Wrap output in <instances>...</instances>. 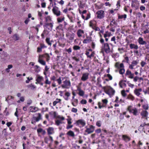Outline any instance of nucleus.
I'll use <instances>...</instances> for the list:
<instances>
[{"label":"nucleus","instance_id":"f257e3e1","mask_svg":"<svg viewBox=\"0 0 149 149\" xmlns=\"http://www.w3.org/2000/svg\"><path fill=\"white\" fill-rule=\"evenodd\" d=\"M106 93H114L115 90L110 86H105L103 87Z\"/></svg>","mask_w":149,"mask_h":149},{"label":"nucleus","instance_id":"f03ea898","mask_svg":"<svg viewBox=\"0 0 149 149\" xmlns=\"http://www.w3.org/2000/svg\"><path fill=\"white\" fill-rule=\"evenodd\" d=\"M127 110L129 111L130 113H133L134 115L136 116L137 115L138 113L137 109L136 108L132 109L131 106L128 107Z\"/></svg>","mask_w":149,"mask_h":149},{"label":"nucleus","instance_id":"7ed1b4c3","mask_svg":"<svg viewBox=\"0 0 149 149\" xmlns=\"http://www.w3.org/2000/svg\"><path fill=\"white\" fill-rule=\"evenodd\" d=\"M63 84L61 85L63 88H68L70 86V83L69 81L65 80L63 82Z\"/></svg>","mask_w":149,"mask_h":149},{"label":"nucleus","instance_id":"20e7f679","mask_svg":"<svg viewBox=\"0 0 149 149\" xmlns=\"http://www.w3.org/2000/svg\"><path fill=\"white\" fill-rule=\"evenodd\" d=\"M96 13L97 15V17L100 19H102L104 17V11L103 10L98 11Z\"/></svg>","mask_w":149,"mask_h":149},{"label":"nucleus","instance_id":"39448f33","mask_svg":"<svg viewBox=\"0 0 149 149\" xmlns=\"http://www.w3.org/2000/svg\"><path fill=\"white\" fill-rule=\"evenodd\" d=\"M53 26V25L52 23H45L44 25V28L46 27V29H47L50 31L52 30Z\"/></svg>","mask_w":149,"mask_h":149},{"label":"nucleus","instance_id":"423d86ee","mask_svg":"<svg viewBox=\"0 0 149 149\" xmlns=\"http://www.w3.org/2000/svg\"><path fill=\"white\" fill-rule=\"evenodd\" d=\"M52 11L54 14L57 16H59L60 15V12L58 10V8L55 7L52 9Z\"/></svg>","mask_w":149,"mask_h":149},{"label":"nucleus","instance_id":"0eeeda50","mask_svg":"<svg viewBox=\"0 0 149 149\" xmlns=\"http://www.w3.org/2000/svg\"><path fill=\"white\" fill-rule=\"evenodd\" d=\"M104 49L105 52L106 53H109L111 51V49L108 44L107 43H104Z\"/></svg>","mask_w":149,"mask_h":149},{"label":"nucleus","instance_id":"6e6552de","mask_svg":"<svg viewBox=\"0 0 149 149\" xmlns=\"http://www.w3.org/2000/svg\"><path fill=\"white\" fill-rule=\"evenodd\" d=\"M94 127L91 125L90 126L89 128H87L85 130V132H87L88 134H90L94 131Z\"/></svg>","mask_w":149,"mask_h":149},{"label":"nucleus","instance_id":"1a4fd4ad","mask_svg":"<svg viewBox=\"0 0 149 149\" xmlns=\"http://www.w3.org/2000/svg\"><path fill=\"white\" fill-rule=\"evenodd\" d=\"M141 115L142 116V118H145L147 120V116L148 114V112L145 110L143 111L141 113Z\"/></svg>","mask_w":149,"mask_h":149},{"label":"nucleus","instance_id":"9d476101","mask_svg":"<svg viewBox=\"0 0 149 149\" xmlns=\"http://www.w3.org/2000/svg\"><path fill=\"white\" fill-rule=\"evenodd\" d=\"M76 124L77 125H81L83 127L86 125V122L84 120L80 119L77 121Z\"/></svg>","mask_w":149,"mask_h":149},{"label":"nucleus","instance_id":"9b49d317","mask_svg":"<svg viewBox=\"0 0 149 149\" xmlns=\"http://www.w3.org/2000/svg\"><path fill=\"white\" fill-rule=\"evenodd\" d=\"M8 54L6 52H3L2 54L1 55V57L3 61L6 60L7 59ZM3 61V60H2Z\"/></svg>","mask_w":149,"mask_h":149},{"label":"nucleus","instance_id":"f8f14e48","mask_svg":"<svg viewBox=\"0 0 149 149\" xmlns=\"http://www.w3.org/2000/svg\"><path fill=\"white\" fill-rule=\"evenodd\" d=\"M48 134L49 135L54 133V128L52 127H49L47 129Z\"/></svg>","mask_w":149,"mask_h":149},{"label":"nucleus","instance_id":"ddd939ff","mask_svg":"<svg viewBox=\"0 0 149 149\" xmlns=\"http://www.w3.org/2000/svg\"><path fill=\"white\" fill-rule=\"evenodd\" d=\"M88 73H85L83 74L81 79L83 81H86L88 78Z\"/></svg>","mask_w":149,"mask_h":149},{"label":"nucleus","instance_id":"4468645a","mask_svg":"<svg viewBox=\"0 0 149 149\" xmlns=\"http://www.w3.org/2000/svg\"><path fill=\"white\" fill-rule=\"evenodd\" d=\"M17 96L19 97V100L17 101V102L18 103H20V101L23 102L24 100V96H21L20 94H18Z\"/></svg>","mask_w":149,"mask_h":149},{"label":"nucleus","instance_id":"2eb2a0df","mask_svg":"<svg viewBox=\"0 0 149 149\" xmlns=\"http://www.w3.org/2000/svg\"><path fill=\"white\" fill-rule=\"evenodd\" d=\"M42 57H44L46 58L47 61H48L50 59V56L48 53H45L44 54V55H41V56Z\"/></svg>","mask_w":149,"mask_h":149},{"label":"nucleus","instance_id":"dca6fc26","mask_svg":"<svg viewBox=\"0 0 149 149\" xmlns=\"http://www.w3.org/2000/svg\"><path fill=\"white\" fill-rule=\"evenodd\" d=\"M41 55L39 56V57L38 59V62L43 65H45L46 64L45 62L43 60L40 59V57Z\"/></svg>","mask_w":149,"mask_h":149},{"label":"nucleus","instance_id":"f3484780","mask_svg":"<svg viewBox=\"0 0 149 149\" xmlns=\"http://www.w3.org/2000/svg\"><path fill=\"white\" fill-rule=\"evenodd\" d=\"M139 43L141 45H146L147 44L146 42L143 41V38H139Z\"/></svg>","mask_w":149,"mask_h":149},{"label":"nucleus","instance_id":"a211bd4d","mask_svg":"<svg viewBox=\"0 0 149 149\" xmlns=\"http://www.w3.org/2000/svg\"><path fill=\"white\" fill-rule=\"evenodd\" d=\"M43 79V78L42 77L40 76L39 75H38L36 79V81L38 83H40Z\"/></svg>","mask_w":149,"mask_h":149},{"label":"nucleus","instance_id":"6ab92c4d","mask_svg":"<svg viewBox=\"0 0 149 149\" xmlns=\"http://www.w3.org/2000/svg\"><path fill=\"white\" fill-rule=\"evenodd\" d=\"M130 47L131 49H137L138 48L137 45H135L134 44H131L130 45Z\"/></svg>","mask_w":149,"mask_h":149},{"label":"nucleus","instance_id":"aec40b11","mask_svg":"<svg viewBox=\"0 0 149 149\" xmlns=\"http://www.w3.org/2000/svg\"><path fill=\"white\" fill-rule=\"evenodd\" d=\"M123 139L126 141H128L130 140V138L125 135H123L122 136Z\"/></svg>","mask_w":149,"mask_h":149},{"label":"nucleus","instance_id":"412c9836","mask_svg":"<svg viewBox=\"0 0 149 149\" xmlns=\"http://www.w3.org/2000/svg\"><path fill=\"white\" fill-rule=\"evenodd\" d=\"M67 134L68 135L72 136V137H74L75 135L74 132L70 130L68 131L67 133Z\"/></svg>","mask_w":149,"mask_h":149},{"label":"nucleus","instance_id":"4be33fe9","mask_svg":"<svg viewBox=\"0 0 149 149\" xmlns=\"http://www.w3.org/2000/svg\"><path fill=\"white\" fill-rule=\"evenodd\" d=\"M91 41V40L90 38L87 37V38L84 40L83 42L84 43H86L88 42H90Z\"/></svg>","mask_w":149,"mask_h":149},{"label":"nucleus","instance_id":"5701e85b","mask_svg":"<svg viewBox=\"0 0 149 149\" xmlns=\"http://www.w3.org/2000/svg\"><path fill=\"white\" fill-rule=\"evenodd\" d=\"M146 125H147V126H149V123H148V124H146V123H144L143 124H141V125H140V126L139 127V129H142L143 130L144 129V128L143 127H145V126H146Z\"/></svg>","mask_w":149,"mask_h":149},{"label":"nucleus","instance_id":"b1692460","mask_svg":"<svg viewBox=\"0 0 149 149\" xmlns=\"http://www.w3.org/2000/svg\"><path fill=\"white\" fill-rule=\"evenodd\" d=\"M13 39L15 40H18L19 39L18 35L16 34L13 35Z\"/></svg>","mask_w":149,"mask_h":149},{"label":"nucleus","instance_id":"393cba45","mask_svg":"<svg viewBox=\"0 0 149 149\" xmlns=\"http://www.w3.org/2000/svg\"><path fill=\"white\" fill-rule=\"evenodd\" d=\"M84 31L83 30H81L80 29L77 32V35L79 37H80L82 35L81 34L83 33Z\"/></svg>","mask_w":149,"mask_h":149},{"label":"nucleus","instance_id":"a878e982","mask_svg":"<svg viewBox=\"0 0 149 149\" xmlns=\"http://www.w3.org/2000/svg\"><path fill=\"white\" fill-rule=\"evenodd\" d=\"M38 117L36 118L35 120L36 122L40 120L41 119V115L40 113H38Z\"/></svg>","mask_w":149,"mask_h":149},{"label":"nucleus","instance_id":"bb28decb","mask_svg":"<svg viewBox=\"0 0 149 149\" xmlns=\"http://www.w3.org/2000/svg\"><path fill=\"white\" fill-rule=\"evenodd\" d=\"M62 120H57L55 121V124L56 125L58 126H59L60 124H62Z\"/></svg>","mask_w":149,"mask_h":149},{"label":"nucleus","instance_id":"cd10ccee","mask_svg":"<svg viewBox=\"0 0 149 149\" xmlns=\"http://www.w3.org/2000/svg\"><path fill=\"white\" fill-rule=\"evenodd\" d=\"M127 98L133 100L134 99V97L131 94H130L127 97Z\"/></svg>","mask_w":149,"mask_h":149},{"label":"nucleus","instance_id":"c85d7f7f","mask_svg":"<svg viewBox=\"0 0 149 149\" xmlns=\"http://www.w3.org/2000/svg\"><path fill=\"white\" fill-rule=\"evenodd\" d=\"M35 67H36L35 69V71L36 72H38L40 71V70L39 69L40 67L36 65Z\"/></svg>","mask_w":149,"mask_h":149},{"label":"nucleus","instance_id":"c756f323","mask_svg":"<svg viewBox=\"0 0 149 149\" xmlns=\"http://www.w3.org/2000/svg\"><path fill=\"white\" fill-rule=\"evenodd\" d=\"M142 89L141 88H139L138 89H136L134 90V93H139V92H141Z\"/></svg>","mask_w":149,"mask_h":149},{"label":"nucleus","instance_id":"7c9ffc66","mask_svg":"<svg viewBox=\"0 0 149 149\" xmlns=\"http://www.w3.org/2000/svg\"><path fill=\"white\" fill-rule=\"evenodd\" d=\"M102 101L103 102V104L105 105V107H106V105L108 102L107 100L106 99H104L102 100Z\"/></svg>","mask_w":149,"mask_h":149},{"label":"nucleus","instance_id":"2f4dec72","mask_svg":"<svg viewBox=\"0 0 149 149\" xmlns=\"http://www.w3.org/2000/svg\"><path fill=\"white\" fill-rule=\"evenodd\" d=\"M46 42L50 46L51 45L52 43L50 41L49 38H47L46 39Z\"/></svg>","mask_w":149,"mask_h":149},{"label":"nucleus","instance_id":"473e14b6","mask_svg":"<svg viewBox=\"0 0 149 149\" xmlns=\"http://www.w3.org/2000/svg\"><path fill=\"white\" fill-rule=\"evenodd\" d=\"M14 97L11 96H8L6 98V101H8V100H10V99H13Z\"/></svg>","mask_w":149,"mask_h":149},{"label":"nucleus","instance_id":"72a5a7b5","mask_svg":"<svg viewBox=\"0 0 149 149\" xmlns=\"http://www.w3.org/2000/svg\"><path fill=\"white\" fill-rule=\"evenodd\" d=\"M125 70L124 68H122L120 69L119 71V73L120 74H123L124 73Z\"/></svg>","mask_w":149,"mask_h":149},{"label":"nucleus","instance_id":"f704fd0d","mask_svg":"<svg viewBox=\"0 0 149 149\" xmlns=\"http://www.w3.org/2000/svg\"><path fill=\"white\" fill-rule=\"evenodd\" d=\"M127 15L125 14H124V15H119L118 17V19H122L123 18H124L125 19L126 18Z\"/></svg>","mask_w":149,"mask_h":149},{"label":"nucleus","instance_id":"c9c22d12","mask_svg":"<svg viewBox=\"0 0 149 149\" xmlns=\"http://www.w3.org/2000/svg\"><path fill=\"white\" fill-rule=\"evenodd\" d=\"M99 108L100 109H101L102 107H105V106L103 104L102 105V103L100 102H99L98 104Z\"/></svg>","mask_w":149,"mask_h":149},{"label":"nucleus","instance_id":"e433bc0d","mask_svg":"<svg viewBox=\"0 0 149 149\" xmlns=\"http://www.w3.org/2000/svg\"><path fill=\"white\" fill-rule=\"evenodd\" d=\"M57 118L58 119V120H63L65 119V118L62 116H58L57 117Z\"/></svg>","mask_w":149,"mask_h":149},{"label":"nucleus","instance_id":"4c0bfd02","mask_svg":"<svg viewBox=\"0 0 149 149\" xmlns=\"http://www.w3.org/2000/svg\"><path fill=\"white\" fill-rule=\"evenodd\" d=\"M80 47L78 46L75 45L73 47V49L74 50H77L80 49Z\"/></svg>","mask_w":149,"mask_h":149},{"label":"nucleus","instance_id":"58836bf2","mask_svg":"<svg viewBox=\"0 0 149 149\" xmlns=\"http://www.w3.org/2000/svg\"><path fill=\"white\" fill-rule=\"evenodd\" d=\"M49 21H51V18L49 16H48L46 18V22Z\"/></svg>","mask_w":149,"mask_h":149},{"label":"nucleus","instance_id":"ea45409f","mask_svg":"<svg viewBox=\"0 0 149 149\" xmlns=\"http://www.w3.org/2000/svg\"><path fill=\"white\" fill-rule=\"evenodd\" d=\"M123 82H126V80H121L120 81V82L119 83V86H120L121 88L122 87V83H123Z\"/></svg>","mask_w":149,"mask_h":149},{"label":"nucleus","instance_id":"a19ab883","mask_svg":"<svg viewBox=\"0 0 149 149\" xmlns=\"http://www.w3.org/2000/svg\"><path fill=\"white\" fill-rule=\"evenodd\" d=\"M45 78L46 79L45 81V84H50L51 83V82L48 81L47 76H46L45 77Z\"/></svg>","mask_w":149,"mask_h":149},{"label":"nucleus","instance_id":"79ce46f5","mask_svg":"<svg viewBox=\"0 0 149 149\" xmlns=\"http://www.w3.org/2000/svg\"><path fill=\"white\" fill-rule=\"evenodd\" d=\"M64 19V17H63L62 19H61V18H58L57 19V20L58 22H61L62 21H63Z\"/></svg>","mask_w":149,"mask_h":149},{"label":"nucleus","instance_id":"37998d69","mask_svg":"<svg viewBox=\"0 0 149 149\" xmlns=\"http://www.w3.org/2000/svg\"><path fill=\"white\" fill-rule=\"evenodd\" d=\"M56 81L59 84H60L61 83L62 81L61 77H59L58 79L56 80Z\"/></svg>","mask_w":149,"mask_h":149},{"label":"nucleus","instance_id":"c03bdc74","mask_svg":"<svg viewBox=\"0 0 149 149\" xmlns=\"http://www.w3.org/2000/svg\"><path fill=\"white\" fill-rule=\"evenodd\" d=\"M132 74V73L130 71H129V70H127L126 71L125 75H127Z\"/></svg>","mask_w":149,"mask_h":149},{"label":"nucleus","instance_id":"a18cd8bd","mask_svg":"<svg viewBox=\"0 0 149 149\" xmlns=\"http://www.w3.org/2000/svg\"><path fill=\"white\" fill-rule=\"evenodd\" d=\"M137 63L138 62L136 61H134L132 63V65L133 66L136 65Z\"/></svg>","mask_w":149,"mask_h":149},{"label":"nucleus","instance_id":"49530a36","mask_svg":"<svg viewBox=\"0 0 149 149\" xmlns=\"http://www.w3.org/2000/svg\"><path fill=\"white\" fill-rule=\"evenodd\" d=\"M77 90L79 91L78 93H84L83 91L81 89V88L80 87H78Z\"/></svg>","mask_w":149,"mask_h":149},{"label":"nucleus","instance_id":"de8ad7c7","mask_svg":"<svg viewBox=\"0 0 149 149\" xmlns=\"http://www.w3.org/2000/svg\"><path fill=\"white\" fill-rule=\"evenodd\" d=\"M40 47L42 49L44 48H46V46H45L44 44H42V43H40Z\"/></svg>","mask_w":149,"mask_h":149},{"label":"nucleus","instance_id":"09e8293b","mask_svg":"<svg viewBox=\"0 0 149 149\" xmlns=\"http://www.w3.org/2000/svg\"><path fill=\"white\" fill-rule=\"evenodd\" d=\"M81 103L83 104H86V103L87 101L86 100H82L81 101Z\"/></svg>","mask_w":149,"mask_h":149},{"label":"nucleus","instance_id":"8fccbe9b","mask_svg":"<svg viewBox=\"0 0 149 149\" xmlns=\"http://www.w3.org/2000/svg\"><path fill=\"white\" fill-rule=\"evenodd\" d=\"M101 122L100 121H97L96 123V125L100 127L101 125Z\"/></svg>","mask_w":149,"mask_h":149},{"label":"nucleus","instance_id":"3c124183","mask_svg":"<svg viewBox=\"0 0 149 149\" xmlns=\"http://www.w3.org/2000/svg\"><path fill=\"white\" fill-rule=\"evenodd\" d=\"M48 139H49L47 137H45L44 138L45 142L47 143H48Z\"/></svg>","mask_w":149,"mask_h":149},{"label":"nucleus","instance_id":"603ef678","mask_svg":"<svg viewBox=\"0 0 149 149\" xmlns=\"http://www.w3.org/2000/svg\"><path fill=\"white\" fill-rule=\"evenodd\" d=\"M95 53L94 52H93L90 55L88 56V57L91 58V57H93L94 56Z\"/></svg>","mask_w":149,"mask_h":149},{"label":"nucleus","instance_id":"864d4df0","mask_svg":"<svg viewBox=\"0 0 149 149\" xmlns=\"http://www.w3.org/2000/svg\"><path fill=\"white\" fill-rule=\"evenodd\" d=\"M146 64V63L143 61H142L141 63V65L142 67H144Z\"/></svg>","mask_w":149,"mask_h":149},{"label":"nucleus","instance_id":"5fc2aeb1","mask_svg":"<svg viewBox=\"0 0 149 149\" xmlns=\"http://www.w3.org/2000/svg\"><path fill=\"white\" fill-rule=\"evenodd\" d=\"M73 127V125H68L66 127V128L67 129H69L70 128H72Z\"/></svg>","mask_w":149,"mask_h":149},{"label":"nucleus","instance_id":"6e6d98bb","mask_svg":"<svg viewBox=\"0 0 149 149\" xmlns=\"http://www.w3.org/2000/svg\"><path fill=\"white\" fill-rule=\"evenodd\" d=\"M71 118L68 119H67L68 125H70L71 124L72 122L71 121Z\"/></svg>","mask_w":149,"mask_h":149},{"label":"nucleus","instance_id":"4d7b16f0","mask_svg":"<svg viewBox=\"0 0 149 149\" xmlns=\"http://www.w3.org/2000/svg\"><path fill=\"white\" fill-rule=\"evenodd\" d=\"M77 109L75 108H72V111L74 113H76L77 111Z\"/></svg>","mask_w":149,"mask_h":149},{"label":"nucleus","instance_id":"13d9d810","mask_svg":"<svg viewBox=\"0 0 149 149\" xmlns=\"http://www.w3.org/2000/svg\"><path fill=\"white\" fill-rule=\"evenodd\" d=\"M90 17V13L87 14L86 17L85 19V20H87Z\"/></svg>","mask_w":149,"mask_h":149},{"label":"nucleus","instance_id":"bf43d9fd","mask_svg":"<svg viewBox=\"0 0 149 149\" xmlns=\"http://www.w3.org/2000/svg\"><path fill=\"white\" fill-rule=\"evenodd\" d=\"M107 76L109 78V80H111L112 79V77L110 74H107Z\"/></svg>","mask_w":149,"mask_h":149},{"label":"nucleus","instance_id":"052dcab7","mask_svg":"<svg viewBox=\"0 0 149 149\" xmlns=\"http://www.w3.org/2000/svg\"><path fill=\"white\" fill-rule=\"evenodd\" d=\"M43 130V129L41 128H39L37 130V132L38 133H41Z\"/></svg>","mask_w":149,"mask_h":149},{"label":"nucleus","instance_id":"680f3d73","mask_svg":"<svg viewBox=\"0 0 149 149\" xmlns=\"http://www.w3.org/2000/svg\"><path fill=\"white\" fill-rule=\"evenodd\" d=\"M139 77H138L137 76H136L134 78V81L135 82H136L138 79H139Z\"/></svg>","mask_w":149,"mask_h":149},{"label":"nucleus","instance_id":"e2e57ef3","mask_svg":"<svg viewBox=\"0 0 149 149\" xmlns=\"http://www.w3.org/2000/svg\"><path fill=\"white\" fill-rule=\"evenodd\" d=\"M42 51V48L39 47L37 48V52H40Z\"/></svg>","mask_w":149,"mask_h":149},{"label":"nucleus","instance_id":"0e129e2a","mask_svg":"<svg viewBox=\"0 0 149 149\" xmlns=\"http://www.w3.org/2000/svg\"><path fill=\"white\" fill-rule=\"evenodd\" d=\"M140 9L141 10L143 11L145 9V7L144 6H141L140 7Z\"/></svg>","mask_w":149,"mask_h":149},{"label":"nucleus","instance_id":"69168bd1","mask_svg":"<svg viewBox=\"0 0 149 149\" xmlns=\"http://www.w3.org/2000/svg\"><path fill=\"white\" fill-rule=\"evenodd\" d=\"M115 27L116 26H114V27H111V28L110 29V30L111 31L114 32L115 31Z\"/></svg>","mask_w":149,"mask_h":149},{"label":"nucleus","instance_id":"338daca9","mask_svg":"<svg viewBox=\"0 0 149 149\" xmlns=\"http://www.w3.org/2000/svg\"><path fill=\"white\" fill-rule=\"evenodd\" d=\"M111 41H114L115 43H116V42L115 41V37L113 36L111 39Z\"/></svg>","mask_w":149,"mask_h":149},{"label":"nucleus","instance_id":"774afa93","mask_svg":"<svg viewBox=\"0 0 149 149\" xmlns=\"http://www.w3.org/2000/svg\"><path fill=\"white\" fill-rule=\"evenodd\" d=\"M32 101L31 100H28V101H27V104H31V103H32Z\"/></svg>","mask_w":149,"mask_h":149}]
</instances>
